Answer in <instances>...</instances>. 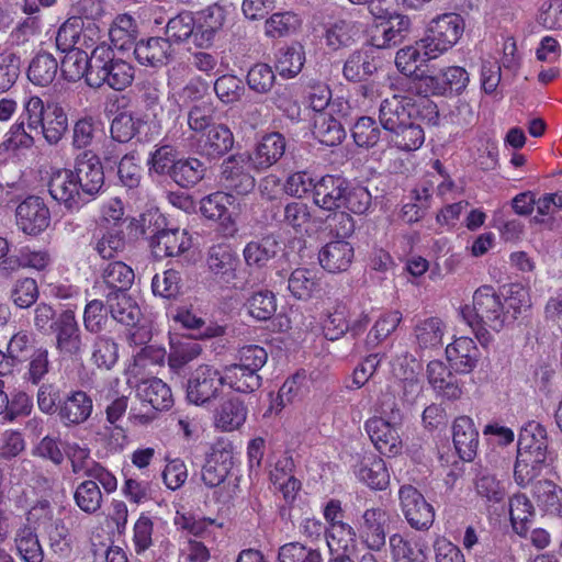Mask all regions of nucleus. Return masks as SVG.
<instances>
[{
    "instance_id": "32",
    "label": "nucleus",
    "mask_w": 562,
    "mask_h": 562,
    "mask_svg": "<svg viewBox=\"0 0 562 562\" xmlns=\"http://www.w3.org/2000/svg\"><path fill=\"white\" fill-rule=\"evenodd\" d=\"M379 68L376 60L369 49L362 48L348 56L344 64L342 75L348 81L360 82L372 77Z\"/></svg>"
},
{
    "instance_id": "61",
    "label": "nucleus",
    "mask_w": 562,
    "mask_h": 562,
    "mask_svg": "<svg viewBox=\"0 0 562 562\" xmlns=\"http://www.w3.org/2000/svg\"><path fill=\"white\" fill-rule=\"evenodd\" d=\"M214 91L223 103H234L240 100L245 88L243 81L235 75H223L214 82Z\"/></svg>"
},
{
    "instance_id": "33",
    "label": "nucleus",
    "mask_w": 562,
    "mask_h": 562,
    "mask_svg": "<svg viewBox=\"0 0 562 562\" xmlns=\"http://www.w3.org/2000/svg\"><path fill=\"white\" fill-rule=\"evenodd\" d=\"M92 408V400L85 392L76 391L66 397L59 416L66 425H78L90 417Z\"/></svg>"
},
{
    "instance_id": "40",
    "label": "nucleus",
    "mask_w": 562,
    "mask_h": 562,
    "mask_svg": "<svg viewBox=\"0 0 562 562\" xmlns=\"http://www.w3.org/2000/svg\"><path fill=\"white\" fill-rule=\"evenodd\" d=\"M137 36L135 20L128 14L117 15L109 29L112 45L119 50L130 49Z\"/></svg>"
},
{
    "instance_id": "60",
    "label": "nucleus",
    "mask_w": 562,
    "mask_h": 562,
    "mask_svg": "<svg viewBox=\"0 0 562 562\" xmlns=\"http://www.w3.org/2000/svg\"><path fill=\"white\" fill-rule=\"evenodd\" d=\"M402 322L400 311H387L380 315L368 335L369 344L372 346L387 338Z\"/></svg>"
},
{
    "instance_id": "14",
    "label": "nucleus",
    "mask_w": 562,
    "mask_h": 562,
    "mask_svg": "<svg viewBox=\"0 0 562 562\" xmlns=\"http://www.w3.org/2000/svg\"><path fill=\"white\" fill-rule=\"evenodd\" d=\"M234 204L232 194L217 191L201 199L200 212L205 218L217 222L225 234L234 235L238 216Z\"/></svg>"
},
{
    "instance_id": "25",
    "label": "nucleus",
    "mask_w": 562,
    "mask_h": 562,
    "mask_svg": "<svg viewBox=\"0 0 562 562\" xmlns=\"http://www.w3.org/2000/svg\"><path fill=\"white\" fill-rule=\"evenodd\" d=\"M285 151V139L279 133L265 135L255 146L251 154H248L250 167L262 171L277 164Z\"/></svg>"
},
{
    "instance_id": "58",
    "label": "nucleus",
    "mask_w": 562,
    "mask_h": 562,
    "mask_svg": "<svg viewBox=\"0 0 562 562\" xmlns=\"http://www.w3.org/2000/svg\"><path fill=\"white\" fill-rule=\"evenodd\" d=\"M278 562H323V557L318 549L289 542L279 548Z\"/></svg>"
},
{
    "instance_id": "4",
    "label": "nucleus",
    "mask_w": 562,
    "mask_h": 562,
    "mask_svg": "<svg viewBox=\"0 0 562 562\" xmlns=\"http://www.w3.org/2000/svg\"><path fill=\"white\" fill-rule=\"evenodd\" d=\"M20 119L26 122L31 131H40L45 140L57 144L68 130V116L57 103H47L32 92H25L22 99Z\"/></svg>"
},
{
    "instance_id": "11",
    "label": "nucleus",
    "mask_w": 562,
    "mask_h": 562,
    "mask_svg": "<svg viewBox=\"0 0 562 562\" xmlns=\"http://www.w3.org/2000/svg\"><path fill=\"white\" fill-rule=\"evenodd\" d=\"M398 499L401 510L411 528L419 531L430 529L435 521V509L416 487L401 486Z\"/></svg>"
},
{
    "instance_id": "2",
    "label": "nucleus",
    "mask_w": 562,
    "mask_h": 562,
    "mask_svg": "<svg viewBox=\"0 0 562 562\" xmlns=\"http://www.w3.org/2000/svg\"><path fill=\"white\" fill-rule=\"evenodd\" d=\"M415 103L407 95L385 98L379 109V121L387 133V145L398 151L418 150L425 143V131L414 117Z\"/></svg>"
},
{
    "instance_id": "21",
    "label": "nucleus",
    "mask_w": 562,
    "mask_h": 562,
    "mask_svg": "<svg viewBox=\"0 0 562 562\" xmlns=\"http://www.w3.org/2000/svg\"><path fill=\"white\" fill-rule=\"evenodd\" d=\"M248 166L250 167L248 153L234 154L222 164L224 184L237 194H247L255 187V179L247 171Z\"/></svg>"
},
{
    "instance_id": "1",
    "label": "nucleus",
    "mask_w": 562,
    "mask_h": 562,
    "mask_svg": "<svg viewBox=\"0 0 562 562\" xmlns=\"http://www.w3.org/2000/svg\"><path fill=\"white\" fill-rule=\"evenodd\" d=\"M472 305L461 308V316L470 327L475 328L476 338L483 349L493 342V335L485 328L499 331L514 322L518 315L531 307L529 288L520 283H512L506 289L504 300L507 304L505 310L502 297L491 285H482L473 293Z\"/></svg>"
},
{
    "instance_id": "36",
    "label": "nucleus",
    "mask_w": 562,
    "mask_h": 562,
    "mask_svg": "<svg viewBox=\"0 0 562 562\" xmlns=\"http://www.w3.org/2000/svg\"><path fill=\"white\" fill-rule=\"evenodd\" d=\"M206 167L198 158H180L172 165L171 178L182 188L196 186L205 176Z\"/></svg>"
},
{
    "instance_id": "62",
    "label": "nucleus",
    "mask_w": 562,
    "mask_h": 562,
    "mask_svg": "<svg viewBox=\"0 0 562 562\" xmlns=\"http://www.w3.org/2000/svg\"><path fill=\"white\" fill-rule=\"evenodd\" d=\"M284 223L297 233L307 232L312 223L310 206L303 202H291L284 207Z\"/></svg>"
},
{
    "instance_id": "29",
    "label": "nucleus",
    "mask_w": 562,
    "mask_h": 562,
    "mask_svg": "<svg viewBox=\"0 0 562 562\" xmlns=\"http://www.w3.org/2000/svg\"><path fill=\"white\" fill-rule=\"evenodd\" d=\"M200 150L207 157H221L234 146V135L225 124H213L198 140Z\"/></svg>"
},
{
    "instance_id": "7",
    "label": "nucleus",
    "mask_w": 562,
    "mask_h": 562,
    "mask_svg": "<svg viewBox=\"0 0 562 562\" xmlns=\"http://www.w3.org/2000/svg\"><path fill=\"white\" fill-rule=\"evenodd\" d=\"M162 108L153 99L144 113H121L111 124L112 137L121 143L143 134L146 138L158 135L161 130Z\"/></svg>"
},
{
    "instance_id": "15",
    "label": "nucleus",
    "mask_w": 562,
    "mask_h": 562,
    "mask_svg": "<svg viewBox=\"0 0 562 562\" xmlns=\"http://www.w3.org/2000/svg\"><path fill=\"white\" fill-rule=\"evenodd\" d=\"M15 222L24 234L37 236L50 224L49 207L42 198L27 196L16 206Z\"/></svg>"
},
{
    "instance_id": "64",
    "label": "nucleus",
    "mask_w": 562,
    "mask_h": 562,
    "mask_svg": "<svg viewBox=\"0 0 562 562\" xmlns=\"http://www.w3.org/2000/svg\"><path fill=\"white\" fill-rule=\"evenodd\" d=\"M347 311L345 306H337L329 312L322 322V330L328 340H337L348 330Z\"/></svg>"
},
{
    "instance_id": "26",
    "label": "nucleus",
    "mask_w": 562,
    "mask_h": 562,
    "mask_svg": "<svg viewBox=\"0 0 562 562\" xmlns=\"http://www.w3.org/2000/svg\"><path fill=\"white\" fill-rule=\"evenodd\" d=\"M95 35L94 29L83 31L80 20H67L57 32L56 45L61 52L76 48L90 49L95 44Z\"/></svg>"
},
{
    "instance_id": "9",
    "label": "nucleus",
    "mask_w": 562,
    "mask_h": 562,
    "mask_svg": "<svg viewBox=\"0 0 562 562\" xmlns=\"http://www.w3.org/2000/svg\"><path fill=\"white\" fill-rule=\"evenodd\" d=\"M136 396L143 405H148L150 412L137 413L131 411V419L139 425H146L155 418L156 412L169 409L173 404L170 387L157 378L142 380L135 385Z\"/></svg>"
},
{
    "instance_id": "10",
    "label": "nucleus",
    "mask_w": 562,
    "mask_h": 562,
    "mask_svg": "<svg viewBox=\"0 0 562 562\" xmlns=\"http://www.w3.org/2000/svg\"><path fill=\"white\" fill-rule=\"evenodd\" d=\"M71 170L86 203L97 199L104 186V171L100 158L86 150L77 156Z\"/></svg>"
},
{
    "instance_id": "20",
    "label": "nucleus",
    "mask_w": 562,
    "mask_h": 562,
    "mask_svg": "<svg viewBox=\"0 0 562 562\" xmlns=\"http://www.w3.org/2000/svg\"><path fill=\"white\" fill-rule=\"evenodd\" d=\"M386 513L382 508H368L357 521V533L361 542L373 551L385 546Z\"/></svg>"
},
{
    "instance_id": "31",
    "label": "nucleus",
    "mask_w": 562,
    "mask_h": 562,
    "mask_svg": "<svg viewBox=\"0 0 562 562\" xmlns=\"http://www.w3.org/2000/svg\"><path fill=\"white\" fill-rule=\"evenodd\" d=\"M356 475L372 490L383 491L390 484L386 464L376 454L364 457L356 470Z\"/></svg>"
},
{
    "instance_id": "8",
    "label": "nucleus",
    "mask_w": 562,
    "mask_h": 562,
    "mask_svg": "<svg viewBox=\"0 0 562 562\" xmlns=\"http://www.w3.org/2000/svg\"><path fill=\"white\" fill-rule=\"evenodd\" d=\"M267 353H243L237 362L223 369L225 384L239 393H250L261 385L258 371L267 363Z\"/></svg>"
},
{
    "instance_id": "52",
    "label": "nucleus",
    "mask_w": 562,
    "mask_h": 562,
    "mask_svg": "<svg viewBox=\"0 0 562 562\" xmlns=\"http://www.w3.org/2000/svg\"><path fill=\"white\" fill-rule=\"evenodd\" d=\"M74 499L76 505L86 514L98 513L103 504L102 492L94 481L85 480L75 490Z\"/></svg>"
},
{
    "instance_id": "28",
    "label": "nucleus",
    "mask_w": 562,
    "mask_h": 562,
    "mask_svg": "<svg viewBox=\"0 0 562 562\" xmlns=\"http://www.w3.org/2000/svg\"><path fill=\"white\" fill-rule=\"evenodd\" d=\"M248 408L236 396L225 398L214 412V426L226 432L240 429L247 420Z\"/></svg>"
},
{
    "instance_id": "23",
    "label": "nucleus",
    "mask_w": 562,
    "mask_h": 562,
    "mask_svg": "<svg viewBox=\"0 0 562 562\" xmlns=\"http://www.w3.org/2000/svg\"><path fill=\"white\" fill-rule=\"evenodd\" d=\"M355 259V248L345 239H336L325 244L318 251L321 267L329 273L347 271Z\"/></svg>"
},
{
    "instance_id": "49",
    "label": "nucleus",
    "mask_w": 562,
    "mask_h": 562,
    "mask_svg": "<svg viewBox=\"0 0 562 562\" xmlns=\"http://www.w3.org/2000/svg\"><path fill=\"white\" fill-rule=\"evenodd\" d=\"M277 297L269 290L254 292L246 301L247 314L256 321H267L277 312Z\"/></svg>"
},
{
    "instance_id": "43",
    "label": "nucleus",
    "mask_w": 562,
    "mask_h": 562,
    "mask_svg": "<svg viewBox=\"0 0 562 562\" xmlns=\"http://www.w3.org/2000/svg\"><path fill=\"white\" fill-rule=\"evenodd\" d=\"M538 505L550 515L562 516V487L552 481H538L533 485Z\"/></svg>"
},
{
    "instance_id": "16",
    "label": "nucleus",
    "mask_w": 562,
    "mask_h": 562,
    "mask_svg": "<svg viewBox=\"0 0 562 562\" xmlns=\"http://www.w3.org/2000/svg\"><path fill=\"white\" fill-rule=\"evenodd\" d=\"M224 384L223 372L220 373L209 364L200 366L188 381V400L195 405H202L215 398Z\"/></svg>"
},
{
    "instance_id": "3",
    "label": "nucleus",
    "mask_w": 562,
    "mask_h": 562,
    "mask_svg": "<svg viewBox=\"0 0 562 562\" xmlns=\"http://www.w3.org/2000/svg\"><path fill=\"white\" fill-rule=\"evenodd\" d=\"M402 424L403 414L395 391L387 387L374 404L373 415L364 422V430L381 454L395 457L402 452Z\"/></svg>"
},
{
    "instance_id": "46",
    "label": "nucleus",
    "mask_w": 562,
    "mask_h": 562,
    "mask_svg": "<svg viewBox=\"0 0 562 562\" xmlns=\"http://www.w3.org/2000/svg\"><path fill=\"white\" fill-rule=\"evenodd\" d=\"M166 34L168 41L190 43L194 46V35L196 34L194 14L182 12L170 19L166 26Z\"/></svg>"
},
{
    "instance_id": "59",
    "label": "nucleus",
    "mask_w": 562,
    "mask_h": 562,
    "mask_svg": "<svg viewBox=\"0 0 562 562\" xmlns=\"http://www.w3.org/2000/svg\"><path fill=\"white\" fill-rule=\"evenodd\" d=\"M133 269L122 261L111 262L103 271L104 282L116 292H125L134 282Z\"/></svg>"
},
{
    "instance_id": "37",
    "label": "nucleus",
    "mask_w": 562,
    "mask_h": 562,
    "mask_svg": "<svg viewBox=\"0 0 562 562\" xmlns=\"http://www.w3.org/2000/svg\"><path fill=\"white\" fill-rule=\"evenodd\" d=\"M313 122V134L319 143L336 146L345 138L346 132L342 125L330 113H315Z\"/></svg>"
},
{
    "instance_id": "34",
    "label": "nucleus",
    "mask_w": 562,
    "mask_h": 562,
    "mask_svg": "<svg viewBox=\"0 0 562 562\" xmlns=\"http://www.w3.org/2000/svg\"><path fill=\"white\" fill-rule=\"evenodd\" d=\"M288 289L297 300H308L321 291V278L315 269L296 268L288 280Z\"/></svg>"
},
{
    "instance_id": "50",
    "label": "nucleus",
    "mask_w": 562,
    "mask_h": 562,
    "mask_svg": "<svg viewBox=\"0 0 562 562\" xmlns=\"http://www.w3.org/2000/svg\"><path fill=\"white\" fill-rule=\"evenodd\" d=\"M66 55L61 60V72L70 81H77L83 76L88 81L90 72V58L88 57L87 48H76L69 52H64Z\"/></svg>"
},
{
    "instance_id": "42",
    "label": "nucleus",
    "mask_w": 562,
    "mask_h": 562,
    "mask_svg": "<svg viewBox=\"0 0 562 562\" xmlns=\"http://www.w3.org/2000/svg\"><path fill=\"white\" fill-rule=\"evenodd\" d=\"M360 27L351 21L337 20L329 24L325 32V42L334 50L347 47L356 42Z\"/></svg>"
},
{
    "instance_id": "48",
    "label": "nucleus",
    "mask_w": 562,
    "mask_h": 562,
    "mask_svg": "<svg viewBox=\"0 0 562 562\" xmlns=\"http://www.w3.org/2000/svg\"><path fill=\"white\" fill-rule=\"evenodd\" d=\"M57 60L47 53L36 55L30 64L27 77L36 86L45 87L53 82L57 75Z\"/></svg>"
},
{
    "instance_id": "47",
    "label": "nucleus",
    "mask_w": 562,
    "mask_h": 562,
    "mask_svg": "<svg viewBox=\"0 0 562 562\" xmlns=\"http://www.w3.org/2000/svg\"><path fill=\"white\" fill-rule=\"evenodd\" d=\"M278 250L279 243L277 239L266 237L260 241L248 243L244 249V258L248 266L261 268L277 255Z\"/></svg>"
},
{
    "instance_id": "5",
    "label": "nucleus",
    "mask_w": 562,
    "mask_h": 562,
    "mask_svg": "<svg viewBox=\"0 0 562 562\" xmlns=\"http://www.w3.org/2000/svg\"><path fill=\"white\" fill-rule=\"evenodd\" d=\"M134 67L106 45L93 48L90 56V72L88 83L100 87L106 83L114 90L121 91L127 88L134 80Z\"/></svg>"
},
{
    "instance_id": "27",
    "label": "nucleus",
    "mask_w": 562,
    "mask_h": 562,
    "mask_svg": "<svg viewBox=\"0 0 562 562\" xmlns=\"http://www.w3.org/2000/svg\"><path fill=\"white\" fill-rule=\"evenodd\" d=\"M452 440L459 457L472 461L479 447V431L474 422L468 416H459L452 424Z\"/></svg>"
},
{
    "instance_id": "41",
    "label": "nucleus",
    "mask_w": 562,
    "mask_h": 562,
    "mask_svg": "<svg viewBox=\"0 0 562 562\" xmlns=\"http://www.w3.org/2000/svg\"><path fill=\"white\" fill-rule=\"evenodd\" d=\"M305 63V54L300 45L283 46L276 54V69L283 78H294Z\"/></svg>"
},
{
    "instance_id": "56",
    "label": "nucleus",
    "mask_w": 562,
    "mask_h": 562,
    "mask_svg": "<svg viewBox=\"0 0 562 562\" xmlns=\"http://www.w3.org/2000/svg\"><path fill=\"white\" fill-rule=\"evenodd\" d=\"M351 136L358 147L372 148L381 138V130L371 116H360L351 127Z\"/></svg>"
},
{
    "instance_id": "38",
    "label": "nucleus",
    "mask_w": 562,
    "mask_h": 562,
    "mask_svg": "<svg viewBox=\"0 0 562 562\" xmlns=\"http://www.w3.org/2000/svg\"><path fill=\"white\" fill-rule=\"evenodd\" d=\"M310 392V380L305 371H299L288 378L277 395V409L281 411L288 404L302 401Z\"/></svg>"
},
{
    "instance_id": "30",
    "label": "nucleus",
    "mask_w": 562,
    "mask_h": 562,
    "mask_svg": "<svg viewBox=\"0 0 562 562\" xmlns=\"http://www.w3.org/2000/svg\"><path fill=\"white\" fill-rule=\"evenodd\" d=\"M134 54L139 64L159 67L169 60L172 48L167 38L150 37L145 41H139L135 45Z\"/></svg>"
},
{
    "instance_id": "13",
    "label": "nucleus",
    "mask_w": 562,
    "mask_h": 562,
    "mask_svg": "<svg viewBox=\"0 0 562 562\" xmlns=\"http://www.w3.org/2000/svg\"><path fill=\"white\" fill-rule=\"evenodd\" d=\"M371 13L374 16V23L370 33V43L376 48L384 49L396 45L411 26L406 15L387 11L376 13L373 9Z\"/></svg>"
},
{
    "instance_id": "18",
    "label": "nucleus",
    "mask_w": 562,
    "mask_h": 562,
    "mask_svg": "<svg viewBox=\"0 0 562 562\" xmlns=\"http://www.w3.org/2000/svg\"><path fill=\"white\" fill-rule=\"evenodd\" d=\"M234 465V448L231 442L217 441L202 469V481L209 487L224 483Z\"/></svg>"
},
{
    "instance_id": "12",
    "label": "nucleus",
    "mask_w": 562,
    "mask_h": 562,
    "mask_svg": "<svg viewBox=\"0 0 562 562\" xmlns=\"http://www.w3.org/2000/svg\"><path fill=\"white\" fill-rule=\"evenodd\" d=\"M48 193L54 201L68 212H78L86 201L69 168H53L47 179Z\"/></svg>"
},
{
    "instance_id": "57",
    "label": "nucleus",
    "mask_w": 562,
    "mask_h": 562,
    "mask_svg": "<svg viewBox=\"0 0 562 562\" xmlns=\"http://www.w3.org/2000/svg\"><path fill=\"white\" fill-rule=\"evenodd\" d=\"M432 58L425 55V49L419 45V41L414 45L405 46L397 50L395 56V65L397 69L406 75L412 76L427 60Z\"/></svg>"
},
{
    "instance_id": "55",
    "label": "nucleus",
    "mask_w": 562,
    "mask_h": 562,
    "mask_svg": "<svg viewBox=\"0 0 562 562\" xmlns=\"http://www.w3.org/2000/svg\"><path fill=\"white\" fill-rule=\"evenodd\" d=\"M547 447V430L538 422L531 420L519 434L518 450L541 453Z\"/></svg>"
},
{
    "instance_id": "53",
    "label": "nucleus",
    "mask_w": 562,
    "mask_h": 562,
    "mask_svg": "<svg viewBox=\"0 0 562 562\" xmlns=\"http://www.w3.org/2000/svg\"><path fill=\"white\" fill-rule=\"evenodd\" d=\"M357 531L348 522L326 528V542L331 552L348 554L356 548Z\"/></svg>"
},
{
    "instance_id": "39",
    "label": "nucleus",
    "mask_w": 562,
    "mask_h": 562,
    "mask_svg": "<svg viewBox=\"0 0 562 562\" xmlns=\"http://www.w3.org/2000/svg\"><path fill=\"white\" fill-rule=\"evenodd\" d=\"M112 317L126 326L135 325L140 318V308L126 292H114L108 299Z\"/></svg>"
},
{
    "instance_id": "54",
    "label": "nucleus",
    "mask_w": 562,
    "mask_h": 562,
    "mask_svg": "<svg viewBox=\"0 0 562 562\" xmlns=\"http://www.w3.org/2000/svg\"><path fill=\"white\" fill-rule=\"evenodd\" d=\"M15 546L25 562H43L44 551L33 528L24 526L16 531Z\"/></svg>"
},
{
    "instance_id": "35",
    "label": "nucleus",
    "mask_w": 562,
    "mask_h": 562,
    "mask_svg": "<svg viewBox=\"0 0 562 562\" xmlns=\"http://www.w3.org/2000/svg\"><path fill=\"white\" fill-rule=\"evenodd\" d=\"M55 325L57 348L61 351L79 350L81 347V341L75 313L70 310L63 312Z\"/></svg>"
},
{
    "instance_id": "17",
    "label": "nucleus",
    "mask_w": 562,
    "mask_h": 562,
    "mask_svg": "<svg viewBox=\"0 0 562 562\" xmlns=\"http://www.w3.org/2000/svg\"><path fill=\"white\" fill-rule=\"evenodd\" d=\"M193 14L196 24L194 47L207 49L213 45L216 35L224 29L229 11L223 5L212 4Z\"/></svg>"
},
{
    "instance_id": "19",
    "label": "nucleus",
    "mask_w": 562,
    "mask_h": 562,
    "mask_svg": "<svg viewBox=\"0 0 562 562\" xmlns=\"http://www.w3.org/2000/svg\"><path fill=\"white\" fill-rule=\"evenodd\" d=\"M346 189L347 181L344 178L325 175L316 181L313 202L325 212H337L345 207Z\"/></svg>"
},
{
    "instance_id": "6",
    "label": "nucleus",
    "mask_w": 562,
    "mask_h": 562,
    "mask_svg": "<svg viewBox=\"0 0 562 562\" xmlns=\"http://www.w3.org/2000/svg\"><path fill=\"white\" fill-rule=\"evenodd\" d=\"M464 30L465 21L462 15L453 12L441 13L430 20L419 45L424 47L427 57L438 58L460 42Z\"/></svg>"
},
{
    "instance_id": "51",
    "label": "nucleus",
    "mask_w": 562,
    "mask_h": 562,
    "mask_svg": "<svg viewBox=\"0 0 562 562\" xmlns=\"http://www.w3.org/2000/svg\"><path fill=\"white\" fill-rule=\"evenodd\" d=\"M445 325L438 317H429L415 328V337L419 348L438 349L442 345Z\"/></svg>"
},
{
    "instance_id": "44",
    "label": "nucleus",
    "mask_w": 562,
    "mask_h": 562,
    "mask_svg": "<svg viewBox=\"0 0 562 562\" xmlns=\"http://www.w3.org/2000/svg\"><path fill=\"white\" fill-rule=\"evenodd\" d=\"M509 515L514 530L520 537H526L535 516L531 502L522 494L514 495L509 501Z\"/></svg>"
},
{
    "instance_id": "22",
    "label": "nucleus",
    "mask_w": 562,
    "mask_h": 562,
    "mask_svg": "<svg viewBox=\"0 0 562 562\" xmlns=\"http://www.w3.org/2000/svg\"><path fill=\"white\" fill-rule=\"evenodd\" d=\"M392 562H425L428 553L426 541L413 533H393L389 538Z\"/></svg>"
},
{
    "instance_id": "45",
    "label": "nucleus",
    "mask_w": 562,
    "mask_h": 562,
    "mask_svg": "<svg viewBox=\"0 0 562 562\" xmlns=\"http://www.w3.org/2000/svg\"><path fill=\"white\" fill-rule=\"evenodd\" d=\"M297 14L285 11L271 14L265 21V35L269 38H281L294 34L301 27Z\"/></svg>"
},
{
    "instance_id": "63",
    "label": "nucleus",
    "mask_w": 562,
    "mask_h": 562,
    "mask_svg": "<svg viewBox=\"0 0 562 562\" xmlns=\"http://www.w3.org/2000/svg\"><path fill=\"white\" fill-rule=\"evenodd\" d=\"M276 81L272 68L267 64L254 65L247 74V85L256 93H268Z\"/></svg>"
},
{
    "instance_id": "24",
    "label": "nucleus",
    "mask_w": 562,
    "mask_h": 562,
    "mask_svg": "<svg viewBox=\"0 0 562 562\" xmlns=\"http://www.w3.org/2000/svg\"><path fill=\"white\" fill-rule=\"evenodd\" d=\"M192 236L180 228H166L158 232L151 243L153 254L161 259L180 256L191 249Z\"/></svg>"
}]
</instances>
